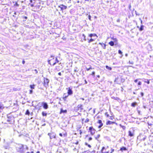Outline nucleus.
Returning a JSON list of instances; mask_svg holds the SVG:
<instances>
[{
	"mask_svg": "<svg viewBox=\"0 0 153 153\" xmlns=\"http://www.w3.org/2000/svg\"><path fill=\"white\" fill-rule=\"evenodd\" d=\"M56 138V134L54 133H52L51 134V137L50 138L51 139H52L53 138Z\"/></svg>",
	"mask_w": 153,
	"mask_h": 153,
	"instance_id": "obj_15",
	"label": "nucleus"
},
{
	"mask_svg": "<svg viewBox=\"0 0 153 153\" xmlns=\"http://www.w3.org/2000/svg\"><path fill=\"white\" fill-rule=\"evenodd\" d=\"M33 92V90H30V94H32Z\"/></svg>",
	"mask_w": 153,
	"mask_h": 153,
	"instance_id": "obj_47",
	"label": "nucleus"
},
{
	"mask_svg": "<svg viewBox=\"0 0 153 153\" xmlns=\"http://www.w3.org/2000/svg\"><path fill=\"white\" fill-rule=\"evenodd\" d=\"M100 137V134H98L97 135V136L95 138L96 139H97L98 138H99Z\"/></svg>",
	"mask_w": 153,
	"mask_h": 153,
	"instance_id": "obj_34",
	"label": "nucleus"
},
{
	"mask_svg": "<svg viewBox=\"0 0 153 153\" xmlns=\"http://www.w3.org/2000/svg\"><path fill=\"white\" fill-rule=\"evenodd\" d=\"M92 140V138L91 137H90L89 138V140L90 141Z\"/></svg>",
	"mask_w": 153,
	"mask_h": 153,
	"instance_id": "obj_59",
	"label": "nucleus"
},
{
	"mask_svg": "<svg viewBox=\"0 0 153 153\" xmlns=\"http://www.w3.org/2000/svg\"><path fill=\"white\" fill-rule=\"evenodd\" d=\"M69 95H68V94H64L63 95V97H64L65 98H67Z\"/></svg>",
	"mask_w": 153,
	"mask_h": 153,
	"instance_id": "obj_27",
	"label": "nucleus"
},
{
	"mask_svg": "<svg viewBox=\"0 0 153 153\" xmlns=\"http://www.w3.org/2000/svg\"><path fill=\"white\" fill-rule=\"evenodd\" d=\"M147 49L149 51H151L152 49V46L150 44H149L147 46Z\"/></svg>",
	"mask_w": 153,
	"mask_h": 153,
	"instance_id": "obj_14",
	"label": "nucleus"
},
{
	"mask_svg": "<svg viewBox=\"0 0 153 153\" xmlns=\"http://www.w3.org/2000/svg\"><path fill=\"white\" fill-rule=\"evenodd\" d=\"M52 134V133H48V135L50 136V137H51V134Z\"/></svg>",
	"mask_w": 153,
	"mask_h": 153,
	"instance_id": "obj_51",
	"label": "nucleus"
},
{
	"mask_svg": "<svg viewBox=\"0 0 153 153\" xmlns=\"http://www.w3.org/2000/svg\"><path fill=\"white\" fill-rule=\"evenodd\" d=\"M102 45H101L102 46L103 48L104 49H105L106 48V45L104 44H102Z\"/></svg>",
	"mask_w": 153,
	"mask_h": 153,
	"instance_id": "obj_30",
	"label": "nucleus"
},
{
	"mask_svg": "<svg viewBox=\"0 0 153 153\" xmlns=\"http://www.w3.org/2000/svg\"><path fill=\"white\" fill-rule=\"evenodd\" d=\"M34 71L35 72L36 74H37L38 73L36 69H35L34 70Z\"/></svg>",
	"mask_w": 153,
	"mask_h": 153,
	"instance_id": "obj_54",
	"label": "nucleus"
},
{
	"mask_svg": "<svg viewBox=\"0 0 153 153\" xmlns=\"http://www.w3.org/2000/svg\"><path fill=\"white\" fill-rule=\"evenodd\" d=\"M140 95L141 96V97H143V96H144V94L142 92H141L140 93Z\"/></svg>",
	"mask_w": 153,
	"mask_h": 153,
	"instance_id": "obj_41",
	"label": "nucleus"
},
{
	"mask_svg": "<svg viewBox=\"0 0 153 153\" xmlns=\"http://www.w3.org/2000/svg\"><path fill=\"white\" fill-rule=\"evenodd\" d=\"M97 123L100 124V125L98 127V128H101L103 125V124L102 123V121L100 120H98Z\"/></svg>",
	"mask_w": 153,
	"mask_h": 153,
	"instance_id": "obj_10",
	"label": "nucleus"
},
{
	"mask_svg": "<svg viewBox=\"0 0 153 153\" xmlns=\"http://www.w3.org/2000/svg\"><path fill=\"white\" fill-rule=\"evenodd\" d=\"M85 144L89 148H91V146L90 145L88 144L87 143H85Z\"/></svg>",
	"mask_w": 153,
	"mask_h": 153,
	"instance_id": "obj_32",
	"label": "nucleus"
},
{
	"mask_svg": "<svg viewBox=\"0 0 153 153\" xmlns=\"http://www.w3.org/2000/svg\"><path fill=\"white\" fill-rule=\"evenodd\" d=\"M35 3H33L32 4H31V5H30V6L31 7H34V4Z\"/></svg>",
	"mask_w": 153,
	"mask_h": 153,
	"instance_id": "obj_45",
	"label": "nucleus"
},
{
	"mask_svg": "<svg viewBox=\"0 0 153 153\" xmlns=\"http://www.w3.org/2000/svg\"><path fill=\"white\" fill-rule=\"evenodd\" d=\"M58 74L59 75V76H61V72H59L58 73Z\"/></svg>",
	"mask_w": 153,
	"mask_h": 153,
	"instance_id": "obj_62",
	"label": "nucleus"
},
{
	"mask_svg": "<svg viewBox=\"0 0 153 153\" xmlns=\"http://www.w3.org/2000/svg\"><path fill=\"white\" fill-rule=\"evenodd\" d=\"M137 104V103L136 102H133L131 103V106L133 107H135L136 106Z\"/></svg>",
	"mask_w": 153,
	"mask_h": 153,
	"instance_id": "obj_22",
	"label": "nucleus"
},
{
	"mask_svg": "<svg viewBox=\"0 0 153 153\" xmlns=\"http://www.w3.org/2000/svg\"><path fill=\"white\" fill-rule=\"evenodd\" d=\"M138 79H136L134 80V82H137L138 81Z\"/></svg>",
	"mask_w": 153,
	"mask_h": 153,
	"instance_id": "obj_52",
	"label": "nucleus"
},
{
	"mask_svg": "<svg viewBox=\"0 0 153 153\" xmlns=\"http://www.w3.org/2000/svg\"><path fill=\"white\" fill-rule=\"evenodd\" d=\"M24 146L23 145L20 144L16 148L17 151L19 153H23L24 152Z\"/></svg>",
	"mask_w": 153,
	"mask_h": 153,
	"instance_id": "obj_2",
	"label": "nucleus"
},
{
	"mask_svg": "<svg viewBox=\"0 0 153 153\" xmlns=\"http://www.w3.org/2000/svg\"><path fill=\"white\" fill-rule=\"evenodd\" d=\"M83 109V105H78L75 109V111L76 112L78 111H79L80 112H82Z\"/></svg>",
	"mask_w": 153,
	"mask_h": 153,
	"instance_id": "obj_4",
	"label": "nucleus"
},
{
	"mask_svg": "<svg viewBox=\"0 0 153 153\" xmlns=\"http://www.w3.org/2000/svg\"><path fill=\"white\" fill-rule=\"evenodd\" d=\"M66 98H65V97H63V100L64 101H66Z\"/></svg>",
	"mask_w": 153,
	"mask_h": 153,
	"instance_id": "obj_53",
	"label": "nucleus"
},
{
	"mask_svg": "<svg viewBox=\"0 0 153 153\" xmlns=\"http://www.w3.org/2000/svg\"><path fill=\"white\" fill-rule=\"evenodd\" d=\"M17 6H19V4H18V3H16L15 4Z\"/></svg>",
	"mask_w": 153,
	"mask_h": 153,
	"instance_id": "obj_63",
	"label": "nucleus"
},
{
	"mask_svg": "<svg viewBox=\"0 0 153 153\" xmlns=\"http://www.w3.org/2000/svg\"><path fill=\"white\" fill-rule=\"evenodd\" d=\"M88 18L89 19L90 21H91V16L90 15H88Z\"/></svg>",
	"mask_w": 153,
	"mask_h": 153,
	"instance_id": "obj_39",
	"label": "nucleus"
},
{
	"mask_svg": "<svg viewBox=\"0 0 153 153\" xmlns=\"http://www.w3.org/2000/svg\"><path fill=\"white\" fill-rule=\"evenodd\" d=\"M89 36L91 38L95 37V38H97V34L95 33H91L89 34Z\"/></svg>",
	"mask_w": 153,
	"mask_h": 153,
	"instance_id": "obj_11",
	"label": "nucleus"
},
{
	"mask_svg": "<svg viewBox=\"0 0 153 153\" xmlns=\"http://www.w3.org/2000/svg\"><path fill=\"white\" fill-rule=\"evenodd\" d=\"M67 112V110H63L62 108H61L60 109V114L62 113H66Z\"/></svg>",
	"mask_w": 153,
	"mask_h": 153,
	"instance_id": "obj_16",
	"label": "nucleus"
},
{
	"mask_svg": "<svg viewBox=\"0 0 153 153\" xmlns=\"http://www.w3.org/2000/svg\"><path fill=\"white\" fill-rule=\"evenodd\" d=\"M36 1V0H30V2L31 3H35Z\"/></svg>",
	"mask_w": 153,
	"mask_h": 153,
	"instance_id": "obj_28",
	"label": "nucleus"
},
{
	"mask_svg": "<svg viewBox=\"0 0 153 153\" xmlns=\"http://www.w3.org/2000/svg\"><path fill=\"white\" fill-rule=\"evenodd\" d=\"M90 69H92V68L91 67H90L89 68H87L86 69V70L87 71H88Z\"/></svg>",
	"mask_w": 153,
	"mask_h": 153,
	"instance_id": "obj_50",
	"label": "nucleus"
},
{
	"mask_svg": "<svg viewBox=\"0 0 153 153\" xmlns=\"http://www.w3.org/2000/svg\"><path fill=\"white\" fill-rule=\"evenodd\" d=\"M95 72L93 71L91 75L94 76H95Z\"/></svg>",
	"mask_w": 153,
	"mask_h": 153,
	"instance_id": "obj_42",
	"label": "nucleus"
},
{
	"mask_svg": "<svg viewBox=\"0 0 153 153\" xmlns=\"http://www.w3.org/2000/svg\"><path fill=\"white\" fill-rule=\"evenodd\" d=\"M48 63L51 65V63H52V65H54L57 63L59 62V61L57 59V57H56L55 59L54 58V57L53 55H51L50 58V59L48 61Z\"/></svg>",
	"mask_w": 153,
	"mask_h": 153,
	"instance_id": "obj_1",
	"label": "nucleus"
},
{
	"mask_svg": "<svg viewBox=\"0 0 153 153\" xmlns=\"http://www.w3.org/2000/svg\"><path fill=\"white\" fill-rule=\"evenodd\" d=\"M89 130L90 131L92 135H93L95 133V130L92 127L89 128Z\"/></svg>",
	"mask_w": 153,
	"mask_h": 153,
	"instance_id": "obj_9",
	"label": "nucleus"
},
{
	"mask_svg": "<svg viewBox=\"0 0 153 153\" xmlns=\"http://www.w3.org/2000/svg\"><path fill=\"white\" fill-rule=\"evenodd\" d=\"M7 121L10 122V123H11V122H12V121H14V117L10 114L7 115Z\"/></svg>",
	"mask_w": 153,
	"mask_h": 153,
	"instance_id": "obj_3",
	"label": "nucleus"
},
{
	"mask_svg": "<svg viewBox=\"0 0 153 153\" xmlns=\"http://www.w3.org/2000/svg\"><path fill=\"white\" fill-rule=\"evenodd\" d=\"M49 81V80L45 78L44 79V85L45 87H47L48 85V83Z\"/></svg>",
	"mask_w": 153,
	"mask_h": 153,
	"instance_id": "obj_6",
	"label": "nucleus"
},
{
	"mask_svg": "<svg viewBox=\"0 0 153 153\" xmlns=\"http://www.w3.org/2000/svg\"><path fill=\"white\" fill-rule=\"evenodd\" d=\"M97 38H91L89 39H88L89 40L88 42V43H90L91 42H92L93 41H94Z\"/></svg>",
	"mask_w": 153,
	"mask_h": 153,
	"instance_id": "obj_17",
	"label": "nucleus"
},
{
	"mask_svg": "<svg viewBox=\"0 0 153 153\" xmlns=\"http://www.w3.org/2000/svg\"><path fill=\"white\" fill-rule=\"evenodd\" d=\"M116 124V125L117 124V123H116L115 122H112L110 121H108L106 122V125H111V124Z\"/></svg>",
	"mask_w": 153,
	"mask_h": 153,
	"instance_id": "obj_12",
	"label": "nucleus"
},
{
	"mask_svg": "<svg viewBox=\"0 0 153 153\" xmlns=\"http://www.w3.org/2000/svg\"><path fill=\"white\" fill-rule=\"evenodd\" d=\"M59 7L60 8L62 11H63L64 10L66 9L67 8V7L62 4L60 5L59 6Z\"/></svg>",
	"mask_w": 153,
	"mask_h": 153,
	"instance_id": "obj_8",
	"label": "nucleus"
},
{
	"mask_svg": "<svg viewBox=\"0 0 153 153\" xmlns=\"http://www.w3.org/2000/svg\"><path fill=\"white\" fill-rule=\"evenodd\" d=\"M24 148H25V149H27V150L28 149V147L27 146V145H24Z\"/></svg>",
	"mask_w": 153,
	"mask_h": 153,
	"instance_id": "obj_40",
	"label": "nucleus"
},
{
	"mask_svg": "<svg viewBox=\"0 0 153 153\" xmlns=\"http://www.w3.org/2000/svg\"><path fill=\"white\" fill-rule=\"evenodd\" d=\"M34 86H35V85H30V88L32 89H33L34 88Z\"/></svg>",
	"mask_w": 153,
	"mask_h": 153,
	"instance_id": "obj_29",
	"label": "nucleus"
},
{
	"mask_svg": "<svg viewBox=\"0 0 153 153\" xmlns=\"http://www.w3.org/2000/svg\"><path fill=\"white\" fill-rule=\"evenodd\" d=\"M109 44L111 46H113L114 45V42L113 41H111L109 42Z\"/></svg>",
	"mask_w": 153,
	"mask_h": 153,
	"instance_id": "obj_21",
	"label": "nucleus"
},
{
	"mask_svg": "<svg viewBox=\"0 0 153 153\" xmlns=\"http://www.w3.org/2000/svg\"><path fill=\"white\" fill-rule=\"evenodd\" d=\"M118 53L120 54H122V52L120 50H119L118 51Z\"/></svg>",
	"mask_w": 153,
	"mask_h": 153,
	"instance_id": "obj_35",
	"label": "nucleus"
},
{
	"mask_svg": "<svg viewBox=\"0 0 153 153\" xmlns=\"http://www.w3.org/2000/svg\"><path fill=\"white\" fill-rule=\"evenodd\" d=\"M144 26L141 25L140 27L139 28V30L140 31H142L144 30Z\"/></svg>",
	"mask_w": 153,
	"mask_h": 153,
	"instance_id": "obj_19",
	"label": "nucleus"
},
{
	"mask_svg": "<svg viewBox=\"0 0 153 153\" xmlns=\"http://www.w3.org/2000/svg\"><path fill=\"white\" fill-rule=\"evenodd\" d=\"M40 104L42 105L43 106V108L45 109H47L48 108V105L47 103L46 102H39L38 103V105Z\"/></svg>",
	"mask_w": 153,
	"mask_h": 153,
	"instance_id": "obj_5",
	"label": "nucleus"
},
{
	"mask_svg": "<svg viewBox=\"0 0 153 153\" xmlns=\"http://www.w3.org/2000/svg\"><path fill=\"white\" fill-rule=\"evenodd\" d=\"M89 121V119L88 118L86 119L85 120V123H87V122H88Z\"/></svg>",
	"mask_w": 153,
	"mask_h": 153,
	"instance_id": "obj_33",
	"label": "nucleus"
},
{
	"mask_svg": "<svg viewBox=\"0 0 153 153\" xmlns=\"http://www.w3.org/2000/svg\"><path fill=\"white\" fill-rule=\"evenodd\" d=\"M88 151H85L84 152H83L82 153H88Z\"/></svg>",
	"mask_w": 153,
	"mask_h": 153,
	"instance_id": "obj_46",
	"label": "nucleus"
},
{
	"mask_svg": "<svg viewBox=\"0 0 153 153\" xmlns=\"http://www.w3.org/2000/svg\"><path fill=\"white\" fill-rule=\"evenodd\" d=\"M148 124L149 126H152V123H148Z\"/></svg>",
	"mask_w": 153,
	"mask_h": 153,
	"instance_id": "obj_57",
	"label": "nucleus"
},
{
	"mask_svg": "<svg viewBox=\"0 0 153 153\" xmlns=\"http://www.w3.org/2000/svg\"><path fill=\"white\" fill-rule=\"evenodd\" d=\"M25 114L26 115H29L30 113L28 110L27 109L26 110Z\"/></svg>",
	"mask_w": 153,
	"mask_h": 153,
	"instance_id": "obj_26",
	"label": "nucleus"
},
{
	"mask_svg": "<svg viewBox=\"0 0 153 153\" xmlns=\"http://www.w3.org/2000/svg\"><path fill=\"white\" fill-rule=\"evenodd\" d=\"M59 135L60 136L62 137V133H59Z\"/></svg>",
	"mask_w": 153,
	"mask_h": 153,
	"instance_id": "obj_64",
	"label": "nucleus"
},
{
	"mask_svg": "<svg viewBox=\"0 0 153 153\" xmlns=\"http://www.w3.org/2000/svg\"><path fill=\"white\" fill-rule=\"evenodd\" d=\"M142 84V83L141 82L139 81L138 83V85H140Z\"/></svg>",
	"mask_w": 153,
	"mask_h": 153,
	"instance_id": "obj_38",
	"label": "nucleus"
},
{
	"mask_svg": "<svg viewBox=\"0 0 153 153\" xmlns=\"http://www.w3.org/2000/svg\"><path fill=\"white\" fill-rule=\"evenodd\" d=\"M35 7H36V8H38L39 9V8L40 7V5H36L35 6Z\"/></svg>",
	"mask_w": 153,
	"mask_h": 153,
	"instance_id": "obj_36",
	"label": "nucleus"
},
{
	"mask_svg": "<svg viewBox=\"0 0 153 153\" xmlns=\"http://www.w3.org/2000/svg\"><path fill=\"white\" fill-rule=\"evenodd\" d=\"M113 40L114 41V43L115 42L116 43H117V40L116 38L114 39H113Z\"/></svg>",
	"mask_w": 153,
	"mask_h": 153,
	"instance_id": "obj_31",
	"label": "nucleus"
},
{
	"mask_svg": "<svg viewBox=\"0 0 153 153\" xmlns=\"http://www.w3.org/2000/svg\"><path fill=\"white\" fill-rule=\"evenodd\" d=\"M129 62L130 64H133V62L132 61L131 62L130 61H129Z\"/></svg>",
	"mask_w": 153,
	"mask_h": 153,
	"instance_id": "obj_44",
	"label": "nucleus"
},
{
	"mask_svg": "<svg viewBox=\"0 0 153 153\" xmlns=\"http://www.w3.org/2000/svg\"><path fill=\"white\" fill-rule=\"evenodd\" d=\"M105 115L107 116V117H109L108 114V112H106L105 113Z\"/></svg>",
	"mask_w": 153,
	"mask_h": 153,
	"instance_id": "obj_43",
	"label": "nucleus"
},
{
	"mask_svg": "<svg viewBox=\"0 0 153 153\" xmlns=\"http://www.w3.org/2000/svg\"><path fill=\"white\" fill-rule=\"evenodd\" d=\"M82 36L84 37V40L85 41H86V39H85L86 36H85V35L84 34H83Z\"/></svg>",
	"mask_w": 153,
	"mask_h": 153,
	"instance_id": "obj_37",
	"label": "nucleus"
},
{
	"mask_svg": "<svg viewBox=\"0 0 153 153\" xmlns=\"http://www.w3.org/2000/svg\"><path fill=\"white\" fill-rule=\"evenodd\" d=\"M143 138L141 139V141H144L146 138V137L145 135H143Z\"/></svg>",
	"mask_w": 153,
	"mask_h": 153,
	"instance_id": "obj_24",
	"label": "nucleus"
},
{
	"mask_svg": "<svg viewBox=\"0 0 153 153\" xmlns=\"http://www.w3.org/2000/svg\"><path fill=\"white\" fill-rule=\"evenodd\" d=\"M131 4H130L129 6V10H131Z\"/></svg>",
	"mask_w": 153,
	"mask_h": 153,
	"instance_id": "obj_48",
	"label": "nucleus"
},
{
	"mask_svg": "<svg viewBox=\"0 0 153 153\" xmlns=\"http://www.w3.org/2000/svg\"><path fill=\"white\" fill-rule=\"evenodd\" d=\"M105 68L109 70H111L112 69L111 67H109L108 65H106L105 66Z\"/></svg>",
	"mask_w": 153,
	"mask_h": 153,
	"instance_id": "obj_25",
	"label": "nucleus"
},
{
	"mask_svg": "<svg viewBox=\"0 0 153 153\" xmlns=\"http://www.w3.org/2000/svg\"><path fill=\"white\" fill-rule=\"evenodd\" d=\"M135 14H136L137 15H138V16H139L140 15V14H138L137 13V12L136 11H135Z\"/></svg>",
	"mask_w": 153,
	"mask_h": 153,
	"instance_id": "obj_49",
	"label": "nucleus"
},
{
	"mask_svg": "<svg viewBox=\"0 0 153 153\" xmlns=\"http://www.w3.org/2000/svg\"><path fill=\"white\" fill-rule=\"evenodd\" d=\"M142 81L145 83H147L148 84H149L150 83L149 80L148 79H142Z\"/></svg>",
	"mask_w": 153,
	"mask_h": 153,
	"instance_id": "obj_13",
	"label": "nucleus"
},
{
	"mask_svg": "<svg viewBox=\"0 0 153 153\" xmlns=\"http://www.w3.org/2000/svg\"><path fill=\"white\" fill-rule=\"evenodd\" d=\"M41 3H42V1H39V4H41Z\"/></svg>",
	"mask_w": 153,
	"mask_h": 153,
	"instance_id": "obj_58",
	"label": "nucleus"
},
{
	"mask_svg": "<svg viewBox=\"0 0 153 153\" xmlns=\"http://www.w3.org/2000/svg\"><path fill=\"white\" fill-rule=\"evenodd\" d=\"M90 153H96V152L95 151H92Z\"/></svg>",
	"mask_w": 153,
	"mask_h": 153,
	"instance_id": "obj_56",
	"label": "nucleus"
},
{
	"mask_svg": "<svg viewBox=\"0 0 153 153\" xmlns=\"http://www.w3.org/2000/svg\"><path fill=\"white\" fill-rule=\"evenodd\" d=\"M111 152L110 153H112V152H114V149H111Z\"/></svg>",
	"mask_w": 153,
	"mask_h": 153,
	"instance_id": "obj_55",
	"label": "nucleus"
},
{
	"mask_svg": "<svg viewBox=\"0 0 153 153\" xmlns=\"http://www.w3.org/2000/svg\"><path fill=\"white\" fill-rule=\"evenodd\" d=\"M42 115L43 116H46L47 115V113L45 111H42Z\"/></svg>",
	"mask_w": 153,
	"mask_h": 153,
	"instance_id": "obj_23",
	"label": "nucleus"
},
{
	"mask_svg": "<svg viewBox=\"0 0 153 153\" xmlns=\"http://www.w3.org/2000/svg\"><path fill=\"white\" fill-rule=\"evenodd\" d=\"M25 62L24 60H23L22 62V64H24L25 63Z\"/></svg>",
	"mask_w": 153,
	"mask_h": 153,
	"instance_id": "obj_61",
	"label": "nucleus"
},
{
	"mask_svg": "<svg viewBox=\"0 0 153 153\" xmlns=\"http://www.w3.org/2000/svg\"><path fill=\"white\" fill-rule=\"evenodd\" d=\"M128 135L130 137H132L134 134L130 131H128Z\"/></svg>",
	"mask_w": 153,
	"mask_h": 153,
	"instance_id": "obj_20",
	"label": "nucleus"
},
{
	"mask_svg": "<svg viewBox=\"0 0 153 153\" xmlns=\"http://www.w3.org/2000/svg\"><path fill=\"white\" fill-rule=\"evenodd\" d=\"M66 89H68L67 93L68 95H71L73 94V91L71 88H67Z\"/></svg>",
	"mask_w": 153,
	"mask_h": 153,
	"instance_id": "obj_7",
	"label": "nucleus"
},
{
	"mask_svg": "<svg viewBox=\"0 0 153 153\" xmlns=\"http://www.w3.org/2000/svg\"><path fill=\"white\" fill-rule=\"evenodd\" d=\"M127 149L126 147H123L120 148V150L123 152V151H126L127 150Z\"/></svg>",
	"mask_w": 153,
	"mask_h": 153,
	"instance_id": "obj_18",
	"label": "nucleus"
},
{
	"mask_svg": "<svg viewBox=\"0 0 153 153\" xmlns=\"http://www.w3.org/2000/svg\"><path fill=\"white\" fill-rule=\"evenodd\" d=\"M79 131H80L79 132V133H80V134L81 135L82 134V131H81V130H79Z\"/></svg>",
	"mask_w": 153,
	"mask_h": 153,
	"instance_id": "obj_60",
	"label": "nucleus"
}]
</instances>
